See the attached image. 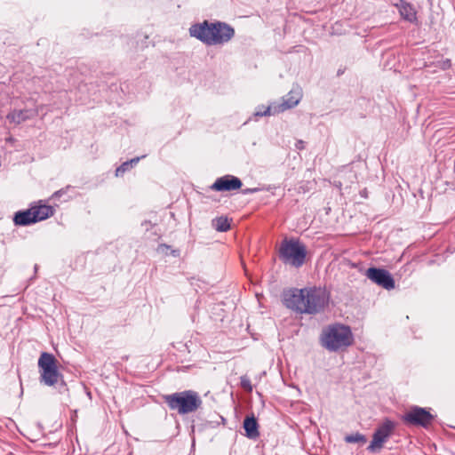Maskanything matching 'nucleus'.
Segmentation results:
<instances>
[{
  "mask_svg": "<svg viewBox=\"0 0 455 455\" xmlns=\"http://www.w3.org/2000/svg\"><path fill=\"white\" fill-rule=\"evenodd\" d=\"M305 304L307 314H314L322 310L328 302L327 292L321 288H307Z\"/></svg>",
  "mask_w": 455,
  "mask_h": 455,
  "instance_id": "7",
  "label": "nucleus"
},
{
  "mask_svg": "<svg viewBox=\"0 0 455 455\" xmlns=\"http://www.w3.org/2000/svg\"><path fill=\"white\" fill-rule=\"evenodd\" d=\"M36 222L44 220L54 214L52 206L39 204L38 205L31 206Z\"/></svg>",
  "mask_w": 455,
  "mask_h": 455,
  "instance_id": "13",
  "label": "nucleus"
},
{
  "mask_svg": "<svg viewBox=\"0 0 455 455\" xmlns=\"http://www.w3.org/2000/svg\"><path fill=\"white\" fill-rule=\"evenodd\" d=\"M403 419L408 423L427 427L431 423L433 416L423 408L414 407L403 416Z\"/></svg>",
  "mask_w": 455,
  "mask_h": 455,
  "instance_id": "11",
  "label": "nucleus"
},
{
  "mask_svg": "<svg viewBox=\"0 0 455 455\" xmlns=\"http://www.w3.org/2000/svg\"><path fill=\"white\" fill-rule=\"evenodd\" d=\"M279 253L283 262L294 267L301 266L306 258V249L297 240H284L281 243Z\"/></svg>",
  "mask_w": 455,
  "mask_h": 455,
  "instance_id": "4",
  "label": "nucleus"
},
{
  "mask_svg": "<svg viewBox=\"0 0 455 455\" xmlns=\"http://www.w3.org/2000/svg\"><path fill=\"white\" fill-rule=\"evenodd\" d=\"M213 228L220 232H226L230 228V223L227 217H219L212 220Z\"/></svg>",
  "mask_w": 455,
  "mask_h": 455,
  "instance_id": "18",
  "label": "nucleus"
},
{
  "mask_svg": "<svg viewBox=\"0 0 455 455\" xmlns=\"http://www.w3.org/2000/svg\"><path fill=\"white\" fill-rule=\"evenodd\" d=\"M189 35L205 44L218 45L228 43L235 35V30L223 22L204 20L189 28Z\"/></svg>",
  "mask_w": 455,
  "mask_h": 455,
  "instance_id": "1",
  "label": "nucleus"
},
{
  "mask_svg": "<svg viewBox=\"0 0 455 455\" xmlns=\"http://www.w3.org/2000/svg\"><path fill=\"white\" fill-rule=\"evenodd\" d=\"M394 428L395 423L389 419H385L375 430L368 450L372 452L379 451L392 435Z\"/></svg>",
  "mask_w": 455,
  "mask_h": 455,
  "instance_id": "8",
  "label": "nucleus"
},
{
  "mask_svg": "<svg viewBox=\"0 0 455 455\" xmlns=\"http://www.w3.org/2000/svg\"><path fill=\"white\" fill-rule=\"evenodd\" d=\"M243 428L246 432V435L249 438H256L259 435L258 424L253 417H248L244 419Z\"/></svg>",
  "mask_w": 455,
  "mask_h": 455,
  "instance_id": "16",
  "label": "nucleus"
},
{
  "mask_svg": "<svg viewBox=\"0 0 455 455\" xmlns=\"http://www.w3.org/2000/svg\"><path fill=\"white\" fill-rule=\"evenodd\" d=\"M14 223L20 226H27L32 223H36L31 207L24 212H19L14 216Z\"/></svg>",
  "mask_w": 455,
  "mask_h": 455,
  "instance_id": "15",
  "label": "nucleus"
},
{
  "mask_svg": "<svg viewBox=\"0 0 455 455\" xmlns=\"http://www.w3.org/2000/svg\"><path fill=\"white\" fill-rule=\"evenodd\" d=\"M269 108V105L268 106H265V105H259L256 108H255V111L253 113V116L255 117H262V116H275V115H277L278 113H269V114H263L265 111H266V108Z\"/></svg>",
  "mask_w": 455,
  "mask_h": 455,
  "instance_id": "21",
  "label": "nucleus"
},
{
  "mask_svg": "<svg viewBox=\"0 0 455 455\" xmlns=\"http://www.w3.org/2000/svg\"><path fill=\"white\" fill-rule=\"evenodd\" d=\"M353 343V334L349 327L343 324H332L323 330L321 344L329 351H338Z\"/></svg>",
  "mask_w": 455,
  "mask_h": 455,
  "instance_id": "2",
  "label": "nucleus"
},
{
  "mask_svg": "<svg viewBox=\"0 0 455 455\" xmlns=\"http://www.w3.org/2000/svg\"><path fill=\"white\" fill-rule=\"evenodd\" d=\"M307 288L306 289H293L289 290L283 294V302L285 306L292 310L299 313H307V307L305 299H307Z\"/></svg>",
  "mask_w": 455,
  "mask_h": 455,
  "instance_id": "9",
  "label": "nucleus"
},
{
  "mask_svg": "<svg viewBox=\"0 0 455 455\" xmlns=\"http://www.w3.org/2000/svg\"><path fill=\"white\" fill-rule=\"evenodd\" d=\"M57 363V360L52 354L44 352L39 357L38 367L41 381L47 386H53L60 379V373L58 371Z\"/></svg>",
  "mask_w": 455,
  "mask_h": 455,
  "instance_id": "5",
  "label": "nucleus"
},
{
  "mask_svg": "<svg viewBox=\"0 0 455 455\" xmlns=\"http://www.w3.org/2000/svg\"><path fill=\"white\" fill-rule=\"evenodd\" d=\"M37 112L36 110H13L11 112L7 118L14 124H20L28 119H30L36 116Z\"/></svg>",
  "mask_w": 455,
  "mask_h": 455,
  "instance_id": "14",
  "label": "nucleus"
},
{
  "mask_svg": "<svg viewBox=\"0 0 455 455\" xmlns=\"http://www.w3.org/2000/svg\"><path fill=\"white\" fill-rule=\"evenodd\" d=\"M303 96L302 89L299 86H293L291 91L282 99L281 103L273 102L269 108H266L263 114L282 113L296 107Z\"/></svg>",
  "mask_w": 455,
  "mask_h": 455,
  "instance_id": "6",
  "label": "nucleus"
},
{
  "mask_svg": "<svg viewBox=\"0 0 455 455\" xmlns=\"http://www.w3.org/2000/svg\"><path fill=\"white\" fill-rule=\"evenodd\" d=\"M242 187L241 180L232 175H226L216 180L211 188L215 191H231Z\"/></svg>",
  "mask_w": 455,
  "mask_h": 455,
  "instance_id": "12",
  "label": "nucleus"
},
{
  "mask_svg": "<svg viewBox=\"0 0 455 455\" xmlns=\"http://www.w3.org/2000/svg\"><path fill=\"white\" fill-rule=\"evenodd\" d=\"M241 386L248 390V391H251L252 390V387H251V381L249 380V379L245 376L242 377L241 378Z\"/></svg>",
  "mask_w": 455,
  "mask_h": 455,
  "instance_id": "23",
  "label": "nucleus"
},
{
  "mask_svg": "<svg viewBox=\"0 0 455 455\" xmlns=\"http://www.w3.org/2000/svg\"><path fill=\"white\" fill-rule=\"evenodd\" d=\"M140 157H135L132 159L131 161L124 162L121 166H119L116 171V176H121L123 175L126 171H128L132 166L136 165L138 162L140 161Z\"/></svg>",
  "mask_w": 455,
  "mask_h": 455,
  "instance_id": "19",
  "label": "nucleus"
},
{
  "mask_svg": "<svg viewBox=\"0 0 455 455\" xmlns=\"http://www.w3.org/2000/svg\"><path fill=\"white\" fill-rule=\"evenodd\" d=\"M345 441L349 443H360L363 444L366 443L367 439H366L365 435H363L360 433H355V434L347 435L345 437Z\"/></svg>",
  "mask_w": 455,
  "mask_h": 455,
  "instance_id": "20",
  "label": "nucleus"
},
{
  "mask_svg": "<svg viewBox=\"0 0 455 455\" xmlns=\"http://www.w3.org/2000/svg\"><path fill=\"white\" fill-rule=\"evenodd\" d=\"M365 275L371 281L387 290H391L395 287V281L392 275L385 269L370 267Z\"/></svg>",
  "mask_w": 455,
  "mask_h": 455,
  "instance_id": "10",
  "label": "nucleus"
},
{
  "mask_svg": "<svg viewBox=\"0 0 455 455\" xmlns=\"http://www.w3.org/2000/svg\"><path fill=\"white\" fill-rule=\"evenodd\" d=\"M157 251L163 255H168L169 253H171L174 257L179 256V251L177 250H171V248L166 244L159 245L157 247Z\"/></svg>",
  "mask_w": 455,
  "mask_h": 455,
  "instance_id": "22",
  "label": "nucleus"
},
{
  "mask_svg": "<svg viewBox=\"0 0 455 455\" xmlns=\"http://www.w3.org/2000/svg\"><path fill=\"white\" fill-rule=\"evenodd\" d=\"M164 400L172 410H176L180 414L193 412L202 404L200 396L191 390L166 395Z\"/></svg>",
  "mask_w": 455,
  "mask_h": 455,
  "instance_id": "3",
  "label": "nucleus"
},
{
  "mask_svg": "<svg viewBox=\"0 0 455 455\" xmlns=\"http://www.w3.org/2000/svg\"><path fill=\"white\" fill-rule=\"evenodd\" d=\"M399 12L406 20L413 21L416 19V12L413 7L406 3H402L399 5Z\"/></svg>",
  "mask_w": 455,
  "mask_h": 455,
  "instance_id": "17",
  "label": "nucleus"
}]
</instances>
